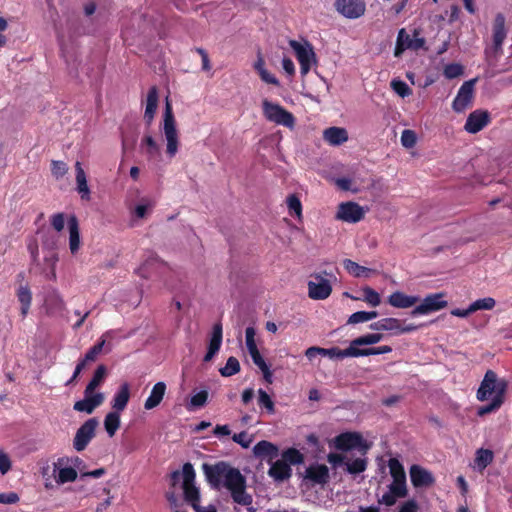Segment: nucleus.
Instances as JSON below:
<instances>
[{"instance_id":"774afa93","label":"nucleus","mask_w":512,"mask_h":512,"mask_svg":"<svg viewBox=\"0 0 512 512\" xmlns=\"http://www.w3.org/2000/svg\"><path fill=\"white\" fill-rule=\"evenodd\" d=\"M367 311H358L350 315L348 318V324H358L367 322Z\"/></svg>"},{"instance_id":"a211bd4d","label":"nucleus","mask_w":512,"mask_h":512,"mask_svg":"<svg viewBox=\"0 0 512 512\" xmlns=\"http://www.w3.org/2000/svg\"><path fill=\"white\" fill-rule=\"evenodd\" d=\"M75 181L76 191L79 193L82 200H90L91 191L87 182V175L82 167V164L77 161L75 163Z\"/></svg>"},{"instance_id":"8fccbe9b","label":"nucleus","mask_w":512,"mask_h":512,"mask_svg":"<svg viewBox=\"0 0 512 512\" xmlns=\"http://www.w3.org/2000/svg\"><path fill=\"white\" fill-rule=\"evenodd\" d=\"M84 398L88 399V402L93 406V408H97L100 406L104 400L105 396L101 392H95V390H90L88 388L84 391Z\"/></svg>"},{"instance_id":"f03ea898","label":"nucleus","mask_w":512,"mask_h":512,"mask_svg":"<svg viewBox=\"0 0 512 512\" xmlns=\"http://www.w3.org/2000/svg\"><path fill=\"white\" fill-rule=\"evenodd\" d=\"M160 130L165 142V153L168 158L176 156L180 148V133L177 128V122L173 113L172 104L166 98L165 109L160 122Z\"/></svg>"},{"instance_id":"6e6552de","label":"nucleus","mask_w":512,"mask_h":512,"mask_svg":"<svg viewBox=\"0 0 512 512\" xmlns=\"http://www.w3.org/2000/svg\"><path fill=\"white\" fill-rule=\"evenodd\" d=\"M447 305L444 293L429 294L412 310L411 314L412 316L427 315L439 311Z\"/></svg>"},{"instance_id":"423d86ee","label":"nucleus","mask_w":512,"mask_h":512,"mask_svg":"<svg viewBox=\"0 0 512 512\" xmlns=\"http://www.w3.org/2000/svg\"><path fill=\"white\" fill-rule=\"evenodd\" d=\"M179 476V472H174L172 475L174 479L178 478ZM181 476L183 478L182 488L186 501H188L191 505L199 502V490L195 486V470L191 463H185L183 465Z\"/></svg>"},{"instance_id":"bb28decb","label":"nucleus","mask_w":512,"mask_h":512,"mask_svg":"<svg viewBox=\"0 0 512 512\" xmlns=\"http://www.w3.org/2000/svg\"><path fill=\"white\" fill-rule=\"evenodd\" d=\"M69 228V249L72 254H76L80 249V232L78 221L75 216H71L68 220Z\"/></svg>"},{"instance_id":"b1692460","label":"nucleus","mask_w":512,"mask_h":512,"mask_svg":"<svg viewBox=\"0 0 512 512\" xmlns=\"http://www.w3.org/2000/svg\"><path fill=\"white\" fill-rule=\"evenodd\" d=\"M323 138L328 144L339 146L348 140V133L345 128L330 127L324 130Z\"/></svg>"},{"instance_id":"dca6fc26","label":"nucleus","mask_w":512,"mask_h":512,"mask_svg":"<svg viewBox=\"0 0 512 512\" xmlns=\"http://www.w3.org/2000/svg\"><path fill=\"white\" fill-rule=\"evenodd\" d=\"M66 460L60 458L53 464V476L58 485L73 482L77 478V471L66 465Z\"/></svg>"},{"instance_id":"5fc2aeb1","label":"nucleus","mask_w":512,"mask_h":512,"mask_svg":"<svg viewBox=\"0 0 512 512\" xmlns=\"http://www.w3.org/2000/svg\"><path fill=\"white\" fill-rule=\"evenodd\" d=\"M389 490L398 497H404L407 492L406 479H393L392 484L389 486Z\"/></svg>"},{"instance_id":"a878e982","label":"nucleus","mask_w":512,"mask_h":512,"mask_svg":"<svg viewBox=\"0 0 512 512\" xmlns=\"http://www.w3.org/2000/svg\"><path fill=\"white\" fill-rule=\"evenodd\" d=\"M166 393V384L164 382H157L151 392L148 398L146 399L144 403V408L146 410H151L155 407H157L161 401L163 400V397Z\"/></svg>"},{"instance_id":"0eeeda50","label":"nucleus","mask_w":512,"mask_h":512,"mask_svg":"<svg viewBox=\"0 0 512 512\" xmlns=\"http://www.w3.org/2000/svg\"><path fill=\"white\" fill-rule=\"evenodd\" d=\"M334 446L339 450L357 449L363 455L370 449L369 444L358 432H345L335 437Z\"/></svg>"},{"instance_id":"72a5a7b5","label":"nucleus","mask_w":512,"mask_h":512,"mask_svg":"<svg viewBox=\"0 0 512 512\" xmlns=\"http://www.w3.org/2000/svg\"><path fill=\"white\" fill-rule=\"evenodd\" d=\"M362 293H363L362 297H354V296H350V297L354 300H363L368 305H370L372 307H377L380 305L381 297L377 291H375L374 289H372L369 286H365L362 288Z\"/></svg>"},{"instance_id":"f704fd0d","label":"nucleus","mask_w":512,"mask_h":512,"mask_svg":"<svg viewBox=\"0 0 512 512\" xmlns=\"http://www.w3.org/2000/svg\"><path fill=\"white\" fill-rule=\"evenodd\" d=\"M343 266L347 272L354 277H369L371 273V269L361 266L350 259H345L343 261Z\"/></svg>"},{"instance_id":"13d9d810","label":"nucleus","mask_w":512,"mask_h":512,"mask_svg":"<svg viewBox=\"0 0 512 512\" xmlns=\"http://www.w3.org/2000/svg\"><path fill=\"white\" fill-rule=\"evenodd\" d=\"M51 172L56 179H60L66 175V173L68 172V167L66 163L62 161H52Z\"/></svg>"},{"instance_id":"4be33fe9","label":"nucleus","mask_w":512,"mask_h":512,"mask_svg":"<svg viewBox=\"0 0 512 512\" xmlns=\"http://www.w3.org/2000/svg\"><path fill=\"white\" fill-rule=\"evenodd\" d=\"M305 477L317 484H325L329 479V469L324 464H313L306 469Z\"/></svg>"},{"instance_id":"7c9ffc66","label":"nucleus","mask_w":512,"mask_h":512,"mask_svg":"<svg viewBox=\"0 0 512 512\" xmlns=\"http://www.w3.org/2000/svg\"><path fill=\"white\" fill-rule=\"evenodd\" d=\"M494 455L489 449H478L474 459V469L482 472L492 461Z\"/></svg>"},{"instance_id":"e433bc0d","label":"nucleus","mask_w":512,"mask_h":512,"mask_svg":"<svg viewBox=\"0 0 512 512\" xmlns=\"http://www.w3.org/2000/svg\"><path fill=\"white\" fill-rule=\"evenodd\" d=\"M383 339V335L380 333H370L366 335H362L360 337L355 338L351 341L352 347L354 349H360V346L364 345H374L379 343Z\"/></svg>"},{"instance_id":"bf43d9fd","label":"nucleus","mask_w":512,"mask_h":512,"mask_svg":"<svg viewBox=\"0 0 512 512\" xmlns=\"http://www.w3.org/2000/svg\"><path fill=\"white\" fill-rule=\"evenodd\" d=\"M503 404L502 400L500 399H493L491 402L487 405H484L478 409V415L484 416L486 414L492 413L496 410H498L501 405Z\"/></svg>"},{"instance_id":"79ce46f5","label":"nucleus","mask_w":512,"mask_h":512,"mask_svg":"<svg viewBox=\"0 0 512 512\" xmlns=\"http://www.w3.org/2000/svg\"><path fill=\"white\" fill-rule=\"evenodd\" d=\"M253 452L256 456L259 457L273 456L274 454H276L277 449L272 443L268 441H260L254 446Z\"/></svg>"},{"instance_id":"a18cd8bd","label":"nucleus","mask_w":512,"mask_h":512,"mask_svg":"<svg viewBox=\"0 0 512 512\" xmlns=\"http://www.w3.org/2000/svg\"><path fill=\"white\" fill-rule=\"evenodd\" d=\"M240 371L239 361L231 356L227 359L226 365L220 369V374L224 377H230Z\"/></svg>"},{"instance_id":"6e6d98bb","label":"nucleus","mask_w":512,"mask_h":512,"mask_svg":"<svg viewBox=\"0 0 512 512\" xmlns=\"http://www.w3.org/2000/svg\"><path fill=\"white\" fill-rule=\"evenodd\" d=\"M417 136L413 130L406 129L401 134V144L405 148H413L416 144Z\"/></svg>"},{"instance_id":"e2e57ef3","label":"nucleus","mask_w":512,"mask_h":512,"mask_svg":"<svg viewBox=\"0 0 512 512\" xmlns=\"http://www.w3.org/2000/svg\"><path fill=\"white\" fill-rule=\"evenodd\" d=\"M11 466L12 462L8 454L0 450V473L5 475L11 469Z\"/></svg>"},{"instance_id":"20e7f679","label":"nucleus","mask_w":512,"mask_h":512,"mask_svg":"<svg viewBox=\"0 0 512 512\" xmlns=\"http://www.w3.org/2000/svg\"><path fill=\"white\" fill-rule=\"evenodd\" d=\"M289 45L293 49L300 64L301 75H307L311 68L317 63L316 54L312 45L307 41L299 42L296 40H291Z\"/></svg>"},{"instance_id":"5701e85b","label":"nucleus","mask_w":512,"mask_h":512,"mask_svg":"<svg viewBox=\"0 0 512 512\" xmlns=\"http://www.w3.org/2000/svg\"><path fill=\"white\" fill-rule=\"evenodd\" d=\"M418 301L419 297L406 295L400 291H396L388 297V303L391 306L400 309L410 308L414 306Z\"/></svg>"},{"instance_id":"393cba45","label":"nucleus","mask_w":512,"mask_h":512,"mask_svg":"<svg viewBox=\"0 0 512 512\" xmlns=\"http://www.w3.org/2000/svg\"><path fill=\"white\" fill-rule=\"evenodd\" d=\"M130 399V386L128 383H123L120 385L119 389L113 396L111 401L112 408L116 412L123 411Z\"/></svg>"},{"instance_id":"864d4df0","label":"nucleus","mask_w":512,"mask_h":512,"mask_svg":"<svg viewBox=\"0 0 512 512\" xmlns=\"http://www.w3.org/2000/svg\"><path fill=\"white\" fill-rule=\"evenodd\" d=\"M207 398H208V393L205 390L196 393L195 395H193L191 397L190 403L188 405V409L193 410V409L204 406L207 401Z\"/></svg>"},{"instance_id":"49530a36","label":"nucleus","mask_w":512,"mask_h":512,"mask_svg":"<svg viewBox=\"0 0 512 512\" xmlns=\"http://www.w3.org/2000/svg\"><path fill=\"white\" fill-rule=\"evenodd\" d=\"M390 86L392 90L402 98L408 97L412 94L411 88L400 79H393Z\"/></svg>"},{"instance_id":"2f4dec72","label":"nucleus","mask_w":512,"mask_h":512,"mask_svg":"<svg viewBox=\"0 0 512 512\" xmlns=\"http://www.w3.org/2000/svg\"><path fill=\"white\" fill-rule=\"evenodd\" d=\"M17 298L20 303L22 316H26L29 312L32 294L27 286H20L17 291Z\"/></svg>"},{"instance_id":"2eb2a0df","label":"nucleus","mask_w":512,"mask_h":512,"mask_svg":"<svg viewBox=\"0 0 512 512\" xmlns=\"http://www.w3.org/2000/svg\"><path fill=\"white\" fill-rule=\"evenodd\" d=\"M335 5L339 13L350 19L359 18L365 12L363 0H336Z\"/></svg>"},{"instance_id":"a19ab883","label":"nucleus","mask_w":512,"mask_h":512,"mask_svg":"<svg viewBox=\"0 0 512 512\" xmlns=\"http://www.w3.org/2000/svg\"><path fill=\"white\" fill-rule=\"evenodd\" d=\"M346 470L350 474H359L363 471H365L367 467V461L363 457H358L355 459H348L346 458Z\"/></svg>"},{"instance_id":"cd10ccee","label":"nucleus","mask_w":512,"mask_h":512,"mask_svg":"<svg viewBox=\"0 0 512 512\" xmlns=\"http://www.w3.org/2000/svg\"><path fill=\"white\" fill-rule=\"evenodd\" d=\"M269 475L276 481H284L291 476V468L288 463L278 460L269 469Z\"/></svg>"},{"instance_id":"4c0bfd02","label":"nucleus","mask_w":512,"mask_h":512,"mask_svg":"<svg viewBox=\"0 0 512 512\" xmlns=\"http://www.w3.org/2000/svg\"><path fill=\"white\" fill-rule=\"evenodd\" d=\"M104 427L110 437L114 436L120 427V414L119 412H109L104 419Z\"/></svg>"},{"instance_id":"c756f323","label":"nucleus","mask_w":512,"mask_h":512,"mask_svg":"<svg viewBox=\"0 0 512 512\" xmlns=\"http://www.w3.org/2000/svg\"><path fill=\"white\" fill-rule=\"evenodd\" d=\"M506 37L505 19L502 15H497L493 28V42L496 49L501 48L503 41Z\"/></svg>"},{"instance_id":"c85d7f7f","label":"nucleus","mask_w":512,"mask_h":512,"mask_svg":"<svg viewBox=\"0 0 512 512\" xmlns=\"http://www.w3.org/2000/svg\"><path fill=\"white\" fill-rule=\"evenodd\" d=\"M155 201L150 197H141L135 205L132 214L137 219H144L153 210Z\"/></svg>"},{"instance_id":"338daca9","label":"nucleus","mask_w":512,"mask_h":512,"mask_svg":"<svg viewBox=\"0 0 512 512\" xmlns=\"http://www.w3.org/2000/svg\"><path fill=\"white\" fill-rule=\"evenodd\" d=\"M51 224L56 231L60 232L61 230H63L64 225H65L64 214L63 213L54 214L51 217Z\"/></svg>"},{"instance_id":"f3484780","label":"nucleus","mask_w":512,"mask_h":512,"mask_svg":"<svg viewBox=\"0 0 512 512\" xmlns=\"http://www.w3.org/2000/svg\"><path fill=\"white\" fill-rule=\"evenodd\" d=\"M489 123V113L483 110H476L468 116L465 123V130L468 133L475 134L481 131Z\"/></svg>"},{"instance_id":"39448f33","label":"nucleus","mask_w":512,"mask_h":512,"mask_svg":"<svg viewBox=\"0 0 512 512\" xmlns=\"http://www.w3.org/2000/svg\"><path fill=\"white\" fill-rule=\"evenodd\" d=\"M262 109L263 114L265 118L273 122L277 125H282L287 128L292 129L295 124V118L286 109H284L282 106L272 103L269 100L265 99L262 101Z\"/></svg>"},{"instance_id":"1a4fd4ad","label":"nucleus","mask_w":512,"mask_h":512,"mask_svg":"<svg viewBox=\"0 0 512 512\" xmlns=\"http://www.w3.org/2000/svg\"><path fill=\"white\" fill-rule=\"evenodd\" d=\"M366 214V209L353 201L342 202L338 206L335 218L347 223H357L361 221Z\"/></svg>"},{"instance_id":"473e14b6","label":"nucleus","mask_w":512,"mask_h":512,"mask_svg":"<svg viewBox=\"0 0 512 512\" xmlns=\"http://www.w3.org/2000/svg\"><path fill=\"white\" fill-rule=\"evenodd\" d=\"M370 329L376 331H392L397 334V329H399V319L383 318L377 322L372 323L370 325Z\"/></svg>"},{"instance_id":"ea45409f","label":"nucleus","mask_w":512,"mask_h":512,"mask_svg":"<svg viewBox=\"0 0 512 512\" xmlns=\"http://www.w3.org/2000/svg\"><path fill=\"white\" fill-rule=\"evenodd\" d=\"M354 347L350 344L347 349L341 350L338 348H323V352H321V356H328L331 359H343L346 357H354Z\"/></svg>"},{"instance_id":"412c9836","label":"nucleus","mask_w":512,"mask_h":512,"mask_svg":"<svg viewBox=\"0 0 512 512\" xmlns=\"http://www.w3.org/2000/svg\"><path fill=\"white\" fill-rule=\"evenodd\" d=\"M222 344V325L220 323H216L213 326L211 338L209 341L208 351L204 356V361L209 362L213 359V357L220 350Z\"/></svg>"},{"instance_id":"f8f14e48","label":"nucleus","mask_w":512,"mask_h":512,"mask_svg":"<svg viewBox=\"0 0 512 512\" xmlns=\"http://www.w3.org/2000/svg\"><path fill=\"white\" fill-rule=\"evenodd\" d=\"M98 424L97 419L90 418L77 430L73 441V446L77 451H83L87 447L88 443L95 436Z\"/></svg>"},{"instance_id":"09e8293b","label":"nucleus","mask_w":512,"mask_h":512,"mask_svg":"<svg viewBox=\"0 0 512 512\" xmlns=\"http://www.w3.org/2000/svg\"><path fill=\"white\" fill-rule=\"evenodd\" d=\"M464 73V67L459 63H450L445 65L443 75L447 79H454L462 76Z\"/></svg>"},{"instance_id":"680f3d73","label":"nucleus","mask_w":512,"mask_h":512,"mask_svg":"<svg viewBox=\"0 0 512 512\" xmlns=\"http://www.w3.org/2000/svg\"><path fill=\"white\" fill-rule=\"evenodd\" d=\"M283 461H285L286 463L287 462H290L292 464H297V463H300L302 461V455L299 451H297L296 449H289L288 451H286L283 455Z\"/></svg>"},{"instance_id":"4d7b16f0","label":"nucleus","mask_w":512,"mask_h":512,"mask_svg":"<svg viewBox=\"0 0 512 512\" xmlns=\"http://www.w3.org/2000/svg\"><path fill=\"white\" fill-rule=\"evenodd\" d=\"M255 335H256V331L253 327L246 328L245 343H246V347H247V350L249 353L258 350L256 341H255Z\"/></svg>"},{"instance_id":"052dcab7","label":"nucleus","mask_w":512,"mask_h":512,"mask_svg":"<svg viewBox=\"0 0 512 512\" xmlns=\"http://www.w3.org/2000/svg\"><path fill=\"white\" fill-rule=\"evenodd\" d=\"M234 442L239 444L243 448H249L253 442V437L248 435L246 432H240L232 436Z\"/></svg>"},{"instance_id":"7ed1b4c3","label":"nucleus","mask_w":512,"mask_h":512,"mask_svg":"<svg viewBox=\"0 0 512 512\" xmlns=\"http://www.w3.org/2000/svg\"><path fill=\"white\" fill-rule=\"evenodd\" d=\"M506 389L507 382L502 378H498L494 371L488 370L477 391V399L479 401L500 399L504 402Z\"/></svg>"},{"instance_id":"9d476101","label":"nucleus","mask_w":512,"mask_h":512,"mask_svg":"<svg viewBox=\"0 0 512 512\" xmlns=\"http://www.w3.org/2000/svg\"><path fill=\"white\" fill-rule=\"evenodd\" d=\"M477 78L465 81L459 88L457 95L452 103L455 112L461 113L471 106L474 98V86Z\"/></svg>"},{"instance_id":"c9c22d12","label":"nucleus","mask_w":512,"mask_h":512,"mask_svg":"<svg viewBox=\"0 0 512 512\" xmlns=\"http://www.w3.org/2000/svg\"><path fill=\"white\" fill-rule=\"evenodd\" d=\"M253 363L261 370L263 373V377L266 382L272 383V372L270 371L268 365L266 364L265 360L261 356L259 350L253 351L249 353Z\"/></svg>"},{"instance_id":"4468645a","label":"nucleus","mask_w":512,"mask_h":512,"mask_svg":"<svg viewBox=\"0 0 512 512\" xmlns=\"http://www.w3.org/2000/svg\"><path fill=\"white\" fill-rule=\"evenodd\" d=\"M425 45V39L419 37L418 33H414L410 36L405 29H401L398 32L397 42L395 47V56H400L406 49L418 50L423 48Z\"/></svg>"},{"instance_id":"f257e3e1","label":"nucleus","mask_w":512,"mask_h":512,"mask_svg":"<svg viewBox=\"0 0 512 512\" xmlns=\"http://www.w3.org/2000/svg\"><path fill=\"white\" fill-rule=\"evenodd\" d=\"M204 474L215 489L226 488L237 504L249 506L252 504V497L246 492V480L241 472L225 462L215 465H203Z\"/></svg>"},{"instance_id":"3c124183","label":"nucleus","mask_w":512,"mask_h":512,"mask_svg":"<svg viewBox=\"0 0 512 512\" xmlns=\"http://www.w3.org/2000/svg\"><path fill=\"white\" fill-rule=\"evenodd\" d=\"M105 375H106V368L103 365L99 366L96 369V371L93 375V378L88 383L86 388H88L89 391L96 390V388L99 387L101 385V383L103 382Z\"/></svg>"},{"instance_id":"69168bd1","label":"nucleus","mask_w":512,"mask_h":512,"mask_svg":"<svg viewBox=\"0 0 512 512\" xmlns=\"http://www.w3.org/2000/svg\"><path fill=\"white\" fill-rule=\"evenodd\" d=\"M158 262V257L152 253V252H149L147 254V257L145 259V261L143 262L142 266L139 267L138 269V273L143 276V277H146V274H145V268L150 266V265H153L154 263Z\"/></svg>"},{"instance_id":"aec40b11","label":"nucleus","mask_w":512,"mask_h":512,"mask_svg":"<svg viewBox=\"0 0 512 512\" xmlns=\"http://www.w3.org/2000/svg\"><path fill=\"white\" fill-rule=\"evenodd\" d=\"M410 478L415 487H427L434 482L432 474L418 465L411 466Z\"/></svg>"},{"instance_id":"6ab92c4d","label":"nucleus","mask_w":512,"mask_h":512,"mask_svg":"<svg viewBox=\"0 0 512 512\" xmlns=\"http://www.w3.org/2000/svg\"><path fill=\"white\" fill-rule=\"evenodd\" d=\"M158 108V90L155 86L151 87L148 91L146 97L145 111H144V121L150 126L154 121L156 111Z\"/></svg>"},{"instance_id":"58836bf2","label":"nucleus","mask_w":512,"mask_h":512,"mask_svg":"<svg viewBox=\"0 0 512 512\" xmlns=\"http://www.w3.org/2000/svg\"><path fill=\"white\" fill-rule=\"evenodd\" d=\"M112 334L113 332L112 331H107L106 333H104L102 335V338H101V341L99 343H97L96 345H94L85 355L84 357V361L86 362H89V361H94L96 359V357L101 353L107 339L111 338L112 337Z\"/></svg>"},{"instance_id":"603ef678","label":"nucleus","mask_w":512,"mask_h":512,"mask_svg":"<svg viewBox=\"0 0 512 512\" xmlns=\"http://www.w3.org/2000/svg\"><path fill=\"white\" fill-rule=\"evenodd\" d=\"M258 402L259 405L263 406L268 413L273 414L275 412L274 402L271 397L262 389L258 390Z\"/></svg>"},{"instance_id":"37998d69","label":"nucleus","mask_w":512,"mask_h":512,"mask_svg":"<svg viewBox=\"0 0 512 512\" xmlns=\"http://www.w3.org/2000/svg\"><path fill=\"white\" fill-rule=\"evenodd\" d=\"M495 304L496 301L492 297L481 298L470 304V311L474 313L478 310H492Z\"/></svg>"},{"instance_id":"c03bdc74","label":"nucleus","mask_w":512,"mask_h":512,"mask_svg":"<svg viewBox=\"0 0 512 512\" xmlns=\"http://www.w3.org/2000/svg\"><path fill=\"white\" fill-rule=\"evenodd\" d=\"M286 203L289 213L300 219L302 217V204L300 199L295 194H291L287 197Z\"/></svg>"},{"instance_id":"9b49d317","label":"nucleus","mask_w":512,"mask_h":512,"mask_svg":"<svg viewBox=\"0 0 512 512\" xmlns=\"http://www.w3.org/2000/svg\"><path fill=\"white\" fill-rule=\"evenodd\" d=\"M139 148L141 153L150 162H159L162 159L161 142L150 133L143 135Z\"/></svg>"},{"instance_id":"ddd939ff","label":"nucleus","mask_w":512,"mask_h":512,"mask_svg":"<svg viewBox=\"0 0 512 512\" xmlns=\"http://www.w3.org/2000/svg\"><path fill=\"white\" fill-rule=\"evenodd\" d=\"M307 286L308 296L313 300L327 299L332 292L330 282L320 274L312 275V279L308 281Z\"/></svg>"},{"instance_id":"0e129e2a","label":"nucleus","mask_w":512,"mask_h":512,"mask_svg":"<svg viewBox=\"0 0 512 512\" xmlns=\"http://www.w3.org/2000/svg\"><path fill=\"white\" fill-rule=\"evenodd\" d=\"M73 408L76 411L85 412L87 414H91L95 410L93 406L88 402V399L85 398L75 402Z\"/></svg>"},{"instance_id":"de8ad7c7","label":"nucleus","mask_w":512,"mask_h":512,"mask_svg":"<svg viewBox=\"0 0 512 512\" xmlns=\"http://www.w3.org/2000/svg\"><path fill=\"white\" fill-rule=\"evenodd\" d=\"M390 474L395 479H406V474L402 464L396 458H391L388 463Z\"/></svg>"}]
</instances>
